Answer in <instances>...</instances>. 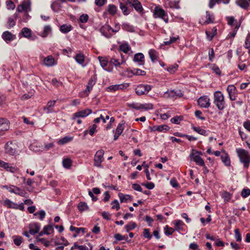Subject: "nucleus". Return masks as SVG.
I'll list each match as a JSON object with an SVG mask.
<instances>
[{"mask_svg":"<svg viewBox=\"0 0 250 250\" xmlns=\"http://www.w3.org/2000/svg\"><path fill=\"white\" fill-rule=\"evenodd\" d=\"M72 29L70 24H63L60 27V31L63 33H67Z\"/></svg>","mask_w":250,"mask_h":250,"instance_id":"obj_33","label":"nucleus"},{"mask_svg":"<svg viewBox=\"0 0 250 250\" xmlns=\"http://www.w3.org/2000/svg\"><path fill=\"white\" fill-rule=\"evenodd\" d=\"M235 238L237 242H240L242 240L241 234L238 229H235L234 230Z\"/></svg>","mask_w":250,"mask_h":250,"instance_id":"obj_64","label":"nucleus"},{"mask_svg":"<svg viewBox=\"0 0 250 250\" xmlns=\"http://www.w3.org/2000/svg\"><path fill=\"white\" fill-rule=\"evenodd\" d=\"M174 224L175 229L179 231L183 230V226L185 224L182 221L180 220H176L174 222Z\"/></svg>","mask_w":250,"mask_h":250,"instance_id":"obj_32","label":"nucleus"},{"mask_svg":"<svg viewBox=\"0 0 250 250\" xmlns=\"http://www.w3.org/2000/svg\"><path fill=\"white\" fill-rule=\"evenodd\" d=\"M235 89V87L232 85H229L227 87V92H228L229 99L231 101L236 100L235 96L234 94Z\"/></svg>","mask_w":250,"mask_h":250,"instance_id":"obj_21","label":"nucleus"},{"mask_svg":"<svg viewBox=\"0 0 250 250\" xmlns=\"http://www.w3.org/2000/svg\"><path fill=\"white\" fill-rule=\"evenodd\" d=\"M8 122L5 118H0V131H5L9 129Z\"/></svg>","mask_w":250,"mask_h":250,"instance_id":"obj_20","label":"nucleus"},{"mask_svg":"<svg viewBox=\"0 0 250 250\" xmlns=\"http://www.w3.org/2000/svg\"><path fill=\"white\" fill-rule=\"evenodd\" d=\"M152 88L150 85L140 84L135 89L136 93L139 95L146 94Z\"/></svg>","mask_w":250,"mask_h":250,"instance_id":"obj_6","label":"nucleus"},{"mask_svg":"<svg viewBox=\"0 0 250 250\" xmlns=\"http://www.w3.org/2000/svg\"><path fill=\"white\" fill-rule=\"evenodd\" d=\"M175 90H167L164 94V97L165 98H175Z\"/></svg>","mask_w":250,"mask_h":250,"instance_id":"obj_44","label":"nucleus"},{"mask_svg":"<svg viewBox=\"0 0 250 250\" xmlns=\"http://www.w3.org/2000/svg\"><path fill=\"white\" fill-rule=\"evenodd\" d=\"M112 28L108 25H104L100 29V32L102 34L107 38H110L112 34Z\"/></svg>","mask_w":250,"mask_h":250,"instance_id":"obj_12","label":"nucleus"},{"mask_svg":"<svg viewBox=\"0 0 250 250\" xmlns=\"http://www.w3.org/2000/svg\"><path fill=\"white\" fill-rule=\"evenodd\" d=\"M92 113V110L89 108H86L79 111H78L73 114L72 119L75 120L77 118H84Z\"/></svg>","mask_w":250,"mask_h":250,"instance_id":"obj_9","label":"nucleus"},{"mask_svg":"<svg viewBox=\"0 0 250 250\" xmlns=\"http://www.w3.org/2000/svg\"><path fill=\"white\" fill-rule=\"evenodd\" d=\"M31 4V2L30 0H23L17 7V10L19 12L30 11Z\"/></svg>","mask_w":250,"mask_h":250,"instance_id":"obj_7","label":"nucleus"},{"mask_svg":"<svg viewBox=\"0 0 250 250\" xmlns=\"http://www.w3.org/2000/svg\"><path fill=\"white\" fill-rule=\"evenodd\" d=\"M51 32V27L50 25H45L44 26L43 31L40 34V35L43 37H46Z\"/></svg>","mask_w":250,"mask_h":250,"instance_id":"obj_26","label":"nucleus"},{"mask_svg":"<svg viewBox=\"0 0 250 250\" xmlns=\"http://www.w3.org/2000/svg\"><path fill=\"white\" fill-rule=\"evenodd\" d=\"M1 37L7 43L16 39V36L8 31L4 32L1 35Z\"/></svg>","mask_w":250,"mask_h":250,"instance_id":"obj_16","label":"nucleus"},{"mask_svg":"<svg viewBox=\"0 0 250 250\" xmlns=\"http://www.w3.org/2000/svg\"><path fill=\"white\" fill-rule=\"evenodd\" d=\"M98 59L99 60L100 64L102 67L104 68L107 65L108 62V60L107 58L99 56Z\"/></svg>","mask_w":250,"mask_h":250,"instance_id":"obj_51","label":"nucleus"},{"mask_svg":"<svg viewBox=\"0 0 250 250\" xmlns=\"http://www.w3.org/2000/svg\"><path fill=\"white\" fill-rule=\"evenodd\" d=\"M70 230L71 231H75L77 233H79L80 231H82L83 232V233H84L85 232V229L84 228H78L74 227L72 226H70Z\"/></svg>","mask_w":250,"mask_h":250,"instance_id":"obj_59","label":"nucleus"},{"mask_svg":"<svg viewBox=\"0 0 250 250\" xmlns=\"http://www.w3.org/2000/svg\"><path fill=\"white\" fill-rule=\"evenodd\" d=\"M5 152L9 155H15L18 153L17 145L13 141L8 142L4 146Z\"/></svg>","mask_w":250,"mask_h":250,"instance_id":"obj_3","label":"nucleus"},{"mask_svg":"<svg viewBox=\"0 0 250 250\" xmlns=\"http://www.w3.org/2000/svg\"><path fill=\"white\" fill-rule=\"evenodd\" d=\"M31 31L30 29L24 27L22 29L21 33L25 38H28L31 36Z\"/></svg>","mask_w":250,"mask_h":250,"instance_id":"obj_43","label":"nucleus"},{"mask_svg":"<svg viewBox=\"0 0 250 250\" xmlns=\"http://www.w3.org/2000/svg\"><path fill=\"white\" fill-rule=\"evenodd\" d=\"M137 227V225L135 222H130L128 224L126 225L125 227L126 229V231L127 232H129L130 230H131L134 229Z\"/></svg>","mask_w":250,"mask_h":250,"instance_id":"obj_50","label":"nucleus"},{"mask_svg":"<svg viewBox=\"0 0 250 250\" xmlns=\"http://www.w3.org/2000/svg\"><path fill=\"white\" fill-rule=\"evenodd\" d=\"M119 198L121 202H126L128 200L131 199V196L128 194L124 195L122 193H119L118 194Z\"/></svg>","mask_w":250,"mask_h":250,"instance_id":"obj_35","label":"nucleus"},{"mask_svg":"<svg viewBox=\"0 0 250 250\" xmlns=\"http://www.w3.org/2000/svg\"><path fill=\"white\" fill-rule=\"evenodd\" d=\"M75 59L77 63L84 66L83 63L85 61V56L83 53H80L77 54L75 57Z\"/></svg>","mask_w":250,"mask_h":250,"instance_id":"obj_23","label":"nucleus"},{"mask_svg":"<svg viewBox=\"0 0 250 250\" xmlns=\"http://www.w3.org/2000/svg\"><path fill=\"white\" fill-rule=\"evenodd\" d=\"M221 157L222 161L224 163V164L226 166H230V161L229 158V155L225 153L224 154L221 155Z\"/></svg>","mask_w":250,"mask_h":250,"instance_id":"obj_34","label":"nucleus"},{"mask_svg":"<svg viewBox=\"0 0 250 250\" xmlns=\"http://www.w3.org/2000/svg\"><path fill=\"white\" fill-rule=\"evenodd\" d=\"M43 64L48 67L52 66L56 64L54 58L52 56H48L44 59Z\"/></svg>","mask_w":250,"mask_h":250,"instance_id":"obj_18","label":"nucleus"},{"mask_svg":"<svg viewBox=\"0 0 250 250\" xmlns=\"http://www.w3.org/2000/svg\"><path fill=\"white\" fill-rule=\"evenodd\" d=\"M178 39H179V36L171 37L169 40L164 42V44L166 45H169L175 42Z\"/></svg>","mask_w":250,"mask_h":250,"instance_id":"obj_57","label":"nucleus"},{"mask_svg":"<svg viewBox=\"0 0 250 250\" xmlns=\"http://www.w3.org/2000/svg\"><path fill=\"white\" fill-rule=\"evenodd\" d=\"M222 197L224 199V201L228 202L231 199V194L227 191H224L222 193Z\"/></svg>","mask_w":250,"mask_h":250,"instance_id":"obj_55","label":"nucleus"},{"mask_svg":"<svg viewBox=\"0 0 250 250\" xmlns=\"http://www.w3.org/2000/svg\"><path fill=\"white\" fill-rule=\"evenodd\" d=\"M213 103L220 110H222L225 108V97L221 91H217L214 93Z\"/></svg>","mask_w":250,"mask_h":250,"instance_id":"obj_1","label":"nucleus"},{"mask_svg":"<svg viewBox=\"0 0 250 250\" xmlns=\"http://www.w3.org/2000/svg\"><path fill=\"white\" fill-rule=\"evenodd\" d=\"M199 154H201V153L197 151H195L194 153L192 152L190 154L191 159L194 161L197 165L200 166H204V161L198 155Z\"/></svg>","mask_w":250,"mask_h":250,"instance_id":"obj_10","label":"nucleus"},{"mask_svg":"<svg viewBox=\"0 0 250 250\" xmlns=\"http://www.w3.org/2000/svg\"><path fill=\"white\" fill-rule=\"evenodd\" d=\"M236 3L241 7L247 8L250 5V0H236Z\"/></svg>","mask_w":250,"mask_h":250,"instance_id":"obj_27","label":"nucleus"},{"mask_svg":"<svg viewBox=\"0 0 250 250\" xmlns=\"http://www.w3.org/2000/svg\"><path fill=\"white\" fill-rule=\"evenodd\" d=\"M96 83V78L94 76L93 77H91L88 81V84L86 86V89L85 90L86 91H88V92H90L91 90H92L93 86L94 85V84Z\"/></svg>","mask_w":250,"mask_h":250,"instance_id":"obj_24","label":"nucleus"},{"mask_svg":"<svg viewBox=\"0 0 250 250\" xmlns=\"http://www.w3.org/2000/svg\"><path fill=\"white\" fill-rule=\"evenodd\" d=\"M0 167H3L7 170H9L12 172H14L13 169H14L12 166L7 163H6L2 160H0Z\"/></svg>","mask_w":250,"mask_h":250,"instance_id":"obj_31","label":"nucleus"},{"mask_svg":"<svg viewBox=\"0 0 250 250\" xmlns=\"http://www.w3.org/2000/svg\"><path fill=\"white\" fill-rule=\"evenodd\" d=\"M114 238L118 241H121L125 240L127 241L128 239V236L127 235H122L120 233H117L114 235Z\"/></svg>","mask_w":250,"mask_h":250,"instance_id":"obj_54","label":"nucleus"},{"mask_svg":"<svg viewBox=\"0 0 250 250\" xmlns=\"http://www.w3.org/2000/svg\"><path fill=\"white\" fill-rule=\"evenodd\" d=\"M120 49L123 52L127 53L130 49V47L127 43H123L120 46Z\"/></svg>","mask_w":250,"mask_h":250,"instance_id":"obj_45","label":"nucleus"},{"mask_svg":"<svg viewBox=\"0 0 250 250\" xmlns=\"http://www.w3.org/2000/svg\"><path fill=\"white\" fill-rule=\"evenodd\" d=\"M192 128L195 131H196V132H197L198 133H199L201 135H202L204 136H207V135H208L207 133V131L201 128L200 127L193 126Z\"/></svg>","mask_w":250,"mask_h":250,"instance_id":"obj_46","label":"nucleus"},{"mask_svg":"<svg viewBox=\"0 0 250 250\" xmlns=\"http://www.w3.org/2000/svg\"><path fill=\"white\" fill-rule=\"evenodd\" d=\"M74 249H78L80 250H88V248L85 246L83 245H79L77 243H75L74 245L72 247L71 250H73Z\"/></svg>","mask_w":250,"mask_h":250,"instance_id":"obj_53","label":"nucleus"},{"mask_svg":"<svg viewBox=\"0 0 250 250\" xmlns=\"http://www.w3.org/2000/svg\"><path fill=\"white\" fill-rule=\"evenodd\" d=\"M217 33V29L216 27H213L212 29V31L210 32L209 31H206V34L207 35V39L208 41H210L212 40L214 36Z\"/></svg>","mask_w":250,"mask_h":250,"instance_id":"obj_28","label":"nucleus"},{"mask_svg":"<svg viewBox=\"0 0 250 250\" xmlns=\"http://www.w3.org/2000/svg\"><path fill=\"white\" fill-rule=\"evenodd\" d=\"M73 139V137L71 136H65L64 137L60 139L58 141V144L60 145H63L66 143H68Z\"/></svg>","mask_w":250,"mask_h":250,"instance_id":"obj_30","label":"nucleus"},{"mask_svg":"<svg viewBox=\"0 0 250 250\" xmlns=\"http://www.w3.org/2000/svg\"><path fill=\"white\" fill-rule=\"evenodd\" d=\"M14 244L16 246H20L22 242V238L20 236L14 235L12 237Z\"/></svg>","mask_w":250,"mask_h":250,"instance_id":"obj_39","label":"nucleus"},{"mask_svg":"<svg viewBox=\"0 0 250 250\" xmlns=\"http://www.w3.org/2000/svg\"><path fill=\"white\" fill-rule=\"evenodd\" d=\"M164 230L165 234L166 235H171L173 233L175 229L169 227L167 225L164 228Z\"/></svg>","mask_w":250,"mask_h":250,"instance_id":"obj_56","label":"nucleus"},{"mask_svg":"<svg viewBox=\"0 0 250 250\" xmlns=\"http://www.w3.org/2000/svg\"><path fill=\"white\" fill-rule=\"evenodd\" d=\"M178 67V65L177 64H174V65H170L167 69L170 73H173L177 70Z\"/></svg>","mask_w":250,"mask_h":250,"instance_id":"obj_58","label":"nucleus"},{"mask_svg":"<svg viewBox=\"0 0 250 250\" xmlns=\"http://www.w3.org/2000/svg\"><path fill=\"white\" fill-rule=\"evenodd\" d=\"M153 15L155 18H159L163 19L166 23L168 21L167 15L165 10L160 6L155 7L153 11Z\"/></svg>","mask_w":250,"mask_h":250,"instance_id":"obj_5","label":"nucleus"},{"mask_svg":"<svg viewBox=\"0 0 250 250\" xmlns=\"http://www.w3.org/2000/svg\"><path fill=\"white\" fill-rule=\"evenodd\" d=\"M183 117L180 116H176L171 119L170 121L173 124L178 125L180 122L183 120Z\"/></svg>","mask_w":250,"mask_h":250,"instance_id":"obj_49","label":"nucleus"},{"mask_svg":"<svg viewBox=\"0 0 250 250\" xmlns=\"http://www.w3.org/2000/svg\"><path fill=\"white\" fill-rule=\"evenodd\" d=\"M236 152L240 162L244 164V167H249L250 163V155L249 152L246 150L241 148L237 149Z\"/></svg>","mask_w":250,"mask_h":250,"instance_id":"obj_2","label":"nucleus"},{"mask_svg":"<svg viewBox=\"0 0 250 250\" xmlns=\"http://www.w3.org/2000/svg\"><path fill=\"white\" fill-rule=\"evenodd\" d=\"M120 8L122 10L124 15H127L129 14V11L128 10L127 7L123 3H120Z\"/></svg>","mask_w":250,"mask_h":250,"instance_id":"obj_52","label":"nucleus"},{"mask_svg":"<svg viewBox=\"0 0 250 250\" xmlns=\"http://www.w3.org/2000/svg\"><path fill=\"white\" fill-rule=\"evenodd\" d=\"M104 151L102 149L99 150L96 152L94 159V165L95 167H101V163L104 160Z\"/></svg>","mask_w":250,"mask_h":250,"instance_id":"obj_8","label":"nucleus"},{"mask_svg":"<svg viewBox=\"0 0 250 250\" xmlns=\"http://www.w3.org/2000/svg\"><path fill=\"white\" fill-rule=\"evenodd\" d=\"M117 11V8L116 6L114 4H109L107 7V11L108 13L112 15H114Z\"/></svg>","mask_w":250,"mask_h":250,"instance_id":"obj_36","label":"nucleus"},{"mask_svg":"<svg viewBox=\"0 0 250 250\" xmlns=\"http://www.w3.org/2000/svg\"><path fill=\"white\" fill-rule=\"evenodd\" d=\"M45 214H46L45 212L43 210H41L39 212H37L34 213V216H37V215H39V219L41 220H42L44 218V217L45 216Z\"/></svg>","mask_w":250,"mask_h":250,"instance_id":"obj_61","label":"nucleus"},{"mask_svg":"<svg viewBox=\"0 0 250 250\" xmlns=\"http://www.w3.org/2000/svg\"><path fill=\"white\" fill-rule=\"evenodd\" d=\"M149 56L152 62L157 61L158 58V53L154 49H150L148 52Z\"/></svg>","mask_w":250,"mask_h":250,"instance_id":"obj_25","label":"nucleus"},{"mask_svg":"<svg viewBox=\"0 0 250 250\" xmlns=\"http://www.w3.org/2000/svg\"><path fill=\"white\" fill-rule=\"evenodd\" d=\"M134 61L139 62L140 65L144 64L145 61L144 55L141 53L136 54L134 57Z\"/></svg>","mask_w":250,"mask_h":250,"instance_id":"obj_22","label":"nucleus"},{"mask_svg":"<svg viewBox=\"0 0 250 250\" xmlns=\"http://www.w3.org/2000/svg\"><path fill=\"white\" fill-rule=\"evenodd\" d=\"M122 28L124 30L130 32H133L135 31L133 26L126 23L123 24Z\"/></svg>","mask_w":250,"mask_h":250,"instance_id":"obj_40","label":"nucleus"},{"mask_svg":"<svg viewBox=\"0 0 250 250\" xmlns=\"http://www.w3.org/2000/svg\"><path fill=\"white\" fill-rule=\"evenodd\" d=\"M198 105L202 107L208 108L210 105V99L207 96L200 97L197 101Z\"/></svg>","mask_w":250,"mask_h":250,"instance_id":"obj_11","label":"nucleus"},{"mask_svg":"<svg viewBox=\"0 0 250 250\" xmlns=\"http://www.w3.org/2000/svg\"><path fill=\"white\" fill-rule=\"evenodd\" d=\"M127 106L130 108L135 109L136 110H148L152 109L153 105L152 104L147 103L145 104L132 103L131 104H127Z\"/></svg>","mask_w":250,"mask_h":250,"instance_id":"obj_4","label":"nucleus"},{"mask_svg":"<svg viewBox=\"0 0 250 250\" xmlns=\"http://www.w3.org/2000/svg\"><path fill=\"white\" fill-rule=\"evenodd\" d=\"M66 1V0H54L51 4V9L55 12H57L61 7V4Z\"/></svg>","mask_w":250,"mask_h":250,"instance_id":"obj_17","label":"nucleus"},{"mask_svg":"<svg viewBox=\"0 0 250 250\" xmlns=\"http://www.w3.org/2000/svg\"><path fill=\"white\" fill-rule=\"evenodd\" d=\"M250 195V189L249 188H244L241 191V196L243 198H246Z\"/></svg>","mask_w":250,"mask_h":250,"instance_id":"obj_62","label":"nucleus"},{"mask_svg":"<svg viewBox=\"0 0 250 250\" xmlns=\"http://www.w3.org/2000/svg\"><path fill=\"white\" fill-rule=\"evenodd\" d=\"M72 161L69 158L64 159L62 161L63 167L66 168H69L72 165Z\"/></svg>","mask_w":250,"mask_h":250,"instance_id":"obj_41","label":"nucleus"},{"mask_svg":"<svg viewBox=\"0 0 250 250\" xmlns=\"http://www.w3.org/2000/svg\"><path fill=\"white\" fill-rule=\"evenodd\" d=\"M214 17L212 14H211L209 11H206V20L202 18L200 20L199 22L202 24H207L212 23L214 21Z\"/></svg>","mask_w":250,"mask_h":250,"instance_id":"obj_15","label":"nucleus"},{"mask_svg":"<svg viewBox=\"0 0 250 250\" xmlns=\"http://www.w3.org/2000/svg\"><path fill=\"white\" fill-rule=\"evenodd\" d=\"M128 83H123L120 84L112 85L107 87V90L109 92H114L117 90H123L128 87Z\"/></svg>","mask_w":250,"mask_h":250,"instance_id":"obj_13","label":"nucleus"},{"mask_svg":"<svg viewBox=\"0 0 250 250\" xmlns=\"http://www.w3.org/2000/svg\"><path fill=\"white\" fill-rule=\"evenodd\" d=\"M158 131L162 132L163 131H167L169 129V127L166 125H163L158 126Z\"/></svg>","mask_w":250,"mask_h":250,"instance_id":"obj_60","label":"nucleus"},{"mask_svg":"<svg viewBox=\"0 0 250 250\" xmlns=\"http://www.w3.org/2000/svg\"><path fill=\"white\" fill-rule=\"evenodd\" d=\"M125 122L122 121V123H120L116 128V132L118 134H121L124 129Z\"/></svg>","mask_w":250,"mask_h":250,"instance_id":"obj_47","label":"nucleus"},{"mask_svg":"<svg viewBox=\"0 0 250 250\" xmlns=\"http://www.w3.org/2000/svg\"><path fill=\"white\" fill-rule=\"evenodd\" d=\"M56 101H50L48 102L46 106L44 107V110L48 113L52 112V107H53L56 103Z\"/></svg>","mask_w":250,"mask_h":250,"instance_id":"obj_29","label":"nucleus"},{"mask_svg":"<svg viewBox=\"0 0 250 250\" xmlns=\"http://www.w3.org/2000/svg\"><path fill=\"white\" fill-rule=\"evenodd\" d=\"M40 226L38 223H32L29 225V233L32 235H34L39 232Z\"/></svg>","mask_w":250,"mask_h":250,"instance_id":"obj_19","label":"nucleus"},{"mask_svg":"<svg viewBox=\"0 0 250 250\" xmlns=\"http://www.w3.org/2000/svg\"><path fill=\"white\" fill-rule=\"evenodd\" d=\"M168 6L170 8L179 9L180 8L179 0H172L168 2Z\"/></svg>","mask_w":250,"mask_h":250,"instance_id":"obj_37","label":"nucleus"},{"mask_svg":"<svg viewBox=\"0 0 250 250\" xmlns=\"http://www.w3.org/2000/svg\"><path fill=\"white\" fill-rule=\"evenodd\" d=\"M126 2L131 4L134 9L139 13L143 12L144 9L141 2L138 0H125Z\"/></svg>","mask_w":250,"mask_h":250,"instance_id":"obj_14","label":"nucleus"},{"mask_svg":"<svg viewBox=\"0 0 250 250\" xmlns=\"http://www.w3.org/2000/svg\"><path fill=\"white\" fill-rule=\"evenodd\" d=\"M43 231L45 233V234L49 235L53 231V228L52 225H47L43 227Z\"/></svg>","mask_w":250,"mask_h":250,"instance_id":"obj_48","label":"nucleus"},{"mask_svg":"<svg viewBox=\"0 0 250 250\" xmlns=\"http://www.w3.org/2000/svg\"><path fill=\"white\" fill-rule=\"evenodd\" d=\"M88 16L87 14H82L79 18V21L82 23H85L88 20Z\"/></svg>","mask_w":250,"mask_h":250,"instance_id":"obj_63","label":"nucleus"},{"mask_svg":"<svg viewBox=\"0 0 250 250\" xmlns=\"http://www.w3.org/2000/svg\"><path fill=\"white\" fill-rule=\"evenodd\" d=\"M109 62L111 64H113L115 66H120L121 64L124 63L125 62V61L122 60L121 62H120L118 59L112 58L110 60Z\"/></svg>","mask_w":250,"mask_h":250,"instance_id":"obj_42","label":"nucleus"},{"mask_svg":"<svg viewBox=\"0 0 250 250\" xmlns=\"http://www.w3.org/2000/svg\"><path fill=\"white\" fill-rule=\"evenodd\" d=\"M78 208L81 211L86 210L88 209L87 204L84 202H80L78 205Z\"/></svg>","mask_w":250,"mask_h":250,"instance_id":"obj_38","label":"nucleus"}]
</instances>
